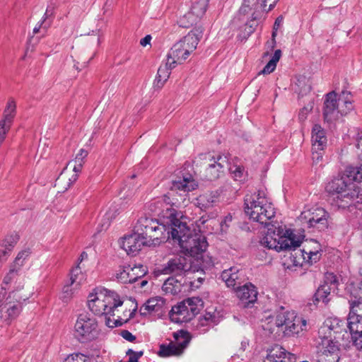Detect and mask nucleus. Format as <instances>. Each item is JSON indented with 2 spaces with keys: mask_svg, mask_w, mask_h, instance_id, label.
<instances>
[{
  "mask_svg": "<svg viewBox=\"0 0 362 362\" xmlns=\"http://www.w3.org/2000/svg\"><path fill=\"white\" fill-rule=\"evenodd\" d=\"M227 165L228 159L226 156H218L216 158H212L204 170L205 179L212 181L219 178Z\"/></svg>",
  "mask_w": 362,
  "mask_h": 362,
  "instance_id": "2eb2a0df",
  "label": "nucleus"
},
{
  "mask_svg": "<svg viewBox=\"0 0 362 362\" xmlns=\"http://www.w3.org/2000/svg\"><path fill=\"white\" fill-rule=\"evenodd\" d=\"M281 57V49H276L274 52V55L272 59L269 61V62L265 65L263 69L259 73L263 74H269L274 71L276 67V64L279 61Z\"/></svg>",
  "mask_w": 362,
  "mask_h": 362,
  "instance_id": "ea45409f",
  "label": "nucleus"
},
{
  "mask_svg": "<svg viewBox=\"0 0 362 362\" xmlns=\"http://www.w3.org/2000/svg\"><path fill=\"white\" fill-rule=\"evenodd\" d=\"M30 255L29 250H22L20 252L16 257L13 262L11 264L10 267L20 273L21 267L23 266L25 260L28 258Z\"/></svg>",
  "mask_w": 362,
  "mask_h": 362,
  "instance_id": "c03bdc74",
  "label": "nucleus"
},
{
  "mask_svg": "<svg viewBox=\"0 0 362 362\" xmlns=\"http://www.w3.org/2000/svg\"><path fill=\"white\" fill-rule=\"evenodd\" d=\"M42 25L43 24H41V23H40V24L37 26H35L34 28H33V34H37L41 28H42V29L45 30V32L47 31V28L49 27L50 24L48 23V24H46L42 27Z\"/></svg>",
  "mask_w": 362,
  "mask_h": 362,
  "instance_id": "0e129e2a",
  "label": "nucleus"
},
{
  "mask_svg": "<svg viewBox=\"0 0 362 362\" xmlns=\"http://www.w3.org/2000/svg\"><path fill=\"white\" fill-rule=\"evenodd\" d=\"M347 327L353 340H354L355 337H358L362 334V317L348 316Z\"/></svg>",
  "mask_w": 362,
  "mask_h": 362,
  "instance_id": "cd10ccee",
  "label": "nucleus"
},
{
  "mask_svg": "<svg viewBox=\"0 0 362 362\" xmlns=\"http://www.w3.org/2000/svg\"><path fill=\"white\" fill-rule=\"evenodd\" d=\"M274 327H284L283 333L285 337H294L305 329L306 320L294 311H280L268 317L263 325V328L270 332L274 331Z\"/></svg>",
  "mask_w": 362,
  "mask_h": 362,
  "instance_id": "423d86ee",
  "label": "nucleus"
},
{
  "mask_svg": "<svg viewBox=\"0 0 362 362\" xmlns=\"http://www.w3.org/2000/svg\"><path fill=\"white\" fill-rule=\"evenodd\" d=\"M181 354L180 349H177L173 342H170L168 345L162 344L159 346L158 355L160 357L165 358L172 356H180Z\"/></svg>",
  "mask_w": 362,
  "mask_h": 362,
  "instance_id": "f704fd0d",
  "label": "nucleus"
},
{
  "mask_svg": "<svg viewBox=\"0 0 362 362\" xmlns=\"http://www.w3.org/2000/svg\"><path fill=\"white\" fill-rule=\"evenodd\" d=\"M170 220L171 238L177 240L185 254L196 257L206 250L208 243L205 236L192 233L187 226V217L173 210L170 214Z\"/></svg>",
  "mask_w": 362,
  "mask_h": 362,
  "instance_id": "f257e3e1",
  "label": "nucleus"
},
{
  "mask_svg": "<svg viewBox=\"0 0 362 362\" xmlns=\"http://www.w3.org/2000/svg\"><path fill=\"white\" fill-rule=\"evenodd\" d=\"M233 217L231 214L226 216L223 221H221L220 226L221 231H226L229 227L230 223L232 222Z\"/></svg>",
  "mask_w": 362,
  "mask_h": 362,
  "instance_id": "052dcab7",
  "label": "nucleus"
},
{
  "mask_svg": "<svg viewBox=\"0 0 362 362\" xmlns=\"http://www.w3.org/2000/svg\"><path fill=\"white\" fill-rule=\"evenodd\" d=\"M83 165L71 160L63 169L55 181V186L61 190L65 191L76 181L78 173H81Z\"/></svg>",
  "mask_w": 362,
  "mask_h": 362,
  "instance_id": "ddd939ff",
  "label": "nucleus"
},
{
  "mask_svg": "<svg viewBox=\"0 0 362 362\" xmlns=\"http://www.w3.org/2000/svg\"><path fill=\"white\" fill-rule=\"evenodd\" d=\"M259 5L258 0H243V5L239 9V16L241 18L242 21L245 20V16L247 14L252 13L255 12V13H258Z\"/></svg>",
  "mask_w": 362,
  "mask_h": 362,
  "instance_id": "7c9ffc66",
  "label": "nucleus"
},
{
  "mask_svg": "<svg viewBox=\"0 0 362 362\" xmlns=\"http://www.w3.org/2000/svg\"><path fill=\"white\" fill-rule=\"evenodd\" d=\"M134 229L147 243L148 246L159 245L171 238L170 216L168 226L160 223L155 218L142 216L138 219Z\"/></svg>",
  "mask_w": 362,
  "mask_h": 362,
  "instance_id": "39448f33",
  "label": "nucleus"
},
{
  "mask_svg": "<svg viewBox=\"0 0 362 362\" xmlns=\"http://www.w3.org/2000/svg\"><path fill=\"white\" fill-rule=\"evenodd\" d=\"M203 318L209 324H218L220 322L219 313L214 309H207L205 314L203 315Z\"/></svg>",
  "mask_w": 362,
  "mask_h": 362,
  "instance_id": "09e8293b",
  "label": "nucleus"
},
{
  "mask_svg": "<svg viewBox=\"0 0 362 362\" xmlns=\"http://www.w3.org/2000/svg\"><path fill=\"white\" fill-rule=\"evenodd\" d=\"M198 186L197 181L190 174L183 175L177 180L173 181L172 188L183 192H191Z\"/></svg>",
  "mask_w": 362,
  "mask_h": 362,
  "instance_id": "4be33fe9",
  "label": "nucleus"
},
{
  "mask_svg": "<svg viewBox=\"0 0 362 362\" xmlns=\"http://www.w3.org/2000/svg\"><path fill=\"white\" fill-rule=\"evenodd\" d=\"M350 92L342 91L338 98V108L341 112V116L347 115L353 110L352 98Z\"/></svg>",
  "mask_w": 362,
  "mask_h": 362,
  "instance_id": "a878e982",
  "label": "nucleus"
},
{
  "mask_svg": "<svg viewBox=\"0 0 362 362\" xmlns=\"http://www.w3.org/2000/svg\"><path fill=\"white\" fill-rule=\"evenodd\" d=\"M16 114V104L14 100L9 99L4 111L1 121L12 125Z\"/></svg>",
  "mask_w": 362,
  "mask_h": 362,
  "instance_id": "72a5a7b5",
  "label": "nucleus"
},
{
  "mask_svg": "<svg viewBox=\"0 0 362 362\" xmlns=\"http://www.w3.org/2000/svg\"><path fill=\"white\" fill-rule=\"evenodd\" d=\"M98 327L95 317L87 313H81L74 325V336L81 343L93 341L98 337Z\"/></svg>",
  "mask_w": 362,
  "mask_h": 362,
  "instance_id": "9d476101",
  "label": "nucleus"
},
{
  "mask_svg": "<svg viewBox=\"0 0 362 362\" xmlns=\"http://www.w3.org/2000/svg\"><path fill=\"white\" fill-rule=\"evenodd\" d=\"M151 40V36L149 35H147L140 40V45L143 47H146L147 45L150 44Z\"/></svg>",
  "mask_w": 362,
  "mask_h": 362,
  "instance_id": "69168bd1",
  "label": "nucleus"
},
{
  "mask_svg": "<svg viewBox=\"0 0 362 362\" xmlns=\"http://www.w3.org/2000/svg\"><path fill=\"white\" fill-rule=\"evenodd\" d=\"M189 269L187 259L180 257L170 259L166 266L163 268L165 274H182Z\"/></svg>",
  "mask_w": 362,
  "mask_h": 362,
  "instance_id": "aec40b11",
  "label": "nucleus"
},
{
  "mask_svg": "<svg viewBox=\"0 0 362 362\" xmlns=\"http://www.w3.org/2000/svg\"><path fill=\"white\" fill-rule=\"evenodd\" d=\"M296 86H298V89L296 90L298 92L299 94L304 95L307 93H309L311 90V87L309 84L306 83V78L305 77L298 78L297 80Z\"/></svg>",
  "mask_w": 362,
  "mask_h": 362,
  "instance_id": "603ef678",
  "label": "nucleus"
},
{
  "mask_svg": "<svg viewBox=\"0 0 362 362\" xmlns=\"http://www.w3.org/2000/svg\"><path fill=\"white\" fill-rule=\"evenodd\" d=\"M122 301L118 295L105 288H97L89 294L88 306L90 310L96 315L105 316V325L110 328L122 326L124 323L121 318L112 320L110 316L115 315V310L122 306Z\"/></svg>",
  "mask_w": 362,
  "mask_h": 362,
  "instance_id": "f03ea898",
  "label": "nucleus"
},
{
  "mask_svg": "<svg viewBox=\"0 0 362 362\" xmlns=\"http://www.w3.org/2000/svg\"><path fill=\"white\" fill-rule=\"evenodd\" d=\"M264 362H294V356L281 346L275 344L268 350Z\"/></svg>",
  "mask_w": 362,
  "mask_h": 362,
  "instance_id": "a211bd4d",
  "label": "nucleus"
},
{
  "mask_svg": "<svg viewBox=\"0 0 362 362\" xmlns=\"http://www.w3.org/2000/svg\"><path fill=\"white\" fill-rule=\"evenodd\" d=\"M338 283V279L333 273L327 272L325 274L322 285H327L328 287L335 290L337 288Z\"/></svg>",
  "mask_w": 362,
  "mask_h": 362,
  "instance_id": "3c124183",
  "label": "nucleus"
},
{
  "mask_svg": "<svg viewBox=\"0 0 362 362\" xmlns=\"http://www.w3.org/2000/svg\"><path fill=\"white\" fill-rule=\"evenodd\" d=\"M203 29L196 27L188 33L182 40L176 42L168 54V64L170 67H175L181 64L195 50L202 37Z\"/></svg>",
  "mask_w": 362,
  "mask_h": 362,
  "instance_id": "0eeeda50",
  "label": "nucleus"
},
{
  "mask_svg": "<svg viewBox=\"0 0 362 362\" xmlns=\"http://www.w3.org/2000/svg\"><path fill=\"white\" fill-rule=\"evenodd\" d=\"M244 206L245 212L250 219L265 226L275 216V209L263 191L259 190L245 197Z\"/></svg>",
  "mask_w": 362,
  "mask_h": 362,
  "instance_id": "20e7f679",
  "label": "nucleus"
},
{
  "mask_svg": "<svg viewBox=\"0 0 362 362\" xmlns=\"http://www.w3.org/2000/svg\"><path fill=\"white\" fill-rule=\"evenodd\" d=\"M329 217V214L327 211L323 208L317 207L303 211L299 218L303 224L307 225L308 228L321 231L328 228Z\"/></svg>",
  "mask_w": 362,
  "mask_h": 362,
  "instance_id": "f8f14e48",
  "label": "nucleus"
},
{
  "mask_svg": "<svg viewBox=\"0 0 362 362\" xmlns=\"http://www.w3.org/2000/svg\"><path fill=\"white\" fill-rule=\"evenodd\" d=\"M79 288H75L74 284L68 281L64 286L62 293L64 299H69Z\"/></svg>",
  "mask_w": 362,
  "mask_h": 362,
  "instance_id": "5fc2aeb1",
  "label": "nucleus"
},
{
  "mask_svg": "<svg viewBox=\"0 0 362 362\" xmlns=\"http://www.w3.org/2000/svg\"><path fill=\"white\" fill-rule=\"evenodd\" d=\"M259 14L253 12L251 16V19L247 21L245 23V31L247 35H251L258 25Z\"/></svg>",
  "mask_w": 362,
  "mask_h": 362,
  "instance_id": "a18cd8bd",
  "label": "nucleus"
},
{
  "mask_svg": "<svg viewBox=\"0 0 362 362\" xmlns=\"http://www.w3.org/2000/svg\"><path fill=\"white\" fill-rule=\"evenodd\" d=\"M68 281L74 284L75 288H80L81 285L86 281V274L81 271L79 264L73 268L69 274Z\"/></svg>",
  "mask_w": 362,
  "mask_h": 362,
  "instance_id": "473e14b6",
  "label": "nucleus"
},
{
  "mask_svg": "<svg viewBox=\"0 0 362 362\" xmlns=\"http://www.w3.org/2000/svg\"><path fill=\"white\" fill-rule=\"evenodd\" d=\"M323 116L325 121L332 122L339 119L341 112L338 108L337 95L334 91L326 95L324 103Z\"/></svg>",
  "mask_w": 362,
  "mask_h": 362,
  "instance_id": "4468645a",
  "label": "nucleus"
},
{
  "mask_svg": "<svg viewBox=\"0 0 362 362\" xmlns=\"http://www.w3.org/2000/svg\"><path fill=\"white\" fill-rule=\"evenodd\" d=\"M346 175L352 182H362V164L358 167L348 166L346 168Z\"/></svg>",
  "mask_w": 362,
  "mask_h": 362,
  "instance_id": "37998d69",
  "label": "nucleus"
},
{
  "mask_svg": "<svg viewBox=\"0 0 362 362\" xmlns=\"http://www.w3.org/2000/svg\"><path fill=\"white\" fill-rule=\"evenodd\" d=\"M349 313L348 316L362 317V300H349Z\"/></svg>",
  "mask_w": 362,
  "mask_h": 362,
  "instance_id": "49530a36",
  "label": "nucleus"
},
{
  "mask_svg": "<svg viewBox=\"0 0 362 362\" xmlns=\"http://www.w3.org/2000/svg\"><path fill=\"white\" fill-rule=\"evenodd\" d=\"M30 298L19 290L13 291L8 298L0 302V322L9 325L21 313L23 305Z\"/></svg>",
  "mask_w": 362,
  "mask_h": 362,
  "instance_id": "1a4fd4ad",
  "label": "nucleus"
},
{
  "mask_svg": "<svg viewBox=\"0 0 362 362\" xmlns=\"http://www.w3.org/2000/svg\"><path fill=\"white\" fill-rule=\"evenodd\" d=\"M129 274V272L127 271V267H125L122 271L117 274V279L122 284H131Z\"/></svg>",
  "mask_w": 362,
  "mask_h": 362,
  "instance_id": "4d7b16f0",
  "label": "nucleus"
},
{
  "mask_svg": "<svg viewBox=\"0 0 362 362\" xmlns=\"http://www.w3.org/2000/svg\"><path fill=\"white\" fill-rule=\"evenodd\" d=\"M332 329L331 326L325 325L318 330L317 362H338L340 358L339 348L337 342L332 339Z\"/></svg>",
  "mask_w": 362,
  "mask_h": 362,
  "instance_id": "6e6552de",
  "label": "nucleus"
},
{
  "mask_svg": "<svg viewBox=\"0 0 362 362\" xmlns=\"http://www.w3.org/2000/svg\"><path fill=\"white\" fill-rule=\"evenodd\" d=\"M349 300H362V281L351 282L346 287Z\"/></svg>",
  "mask_w": 362,
  "mask_h": 362,
  "instance_id": "2f4dec72",
  "label": "nucleus"
},
{
  "mask_svg": "<svg viewBox=\"0 0 362 362\" xmlns=\"http://www.w3.org/2000/svg\"><path fill=\"white\" fill-rule=\"evenodd\" d=\"M64 362H90V358L83 354L76 353L68 356Z\"/></svg>",
  "mask_w": 362,
  "mask_h": 362,
  "instance_id": "864d4df0",
  "label": "nucleus"
},
{
  "mask_svg": "<svg viewBox=\"0 0 362 362\" xmlns=\"http://www.w3.org/2000/svg\"><path fill=\"white\" fill-rule=\"evenodd\" d=\"M127 271L129 272V277L131 284H133L146 274L147 268L142 264L135 265L133 267L127 266Z\"/></svg>",
  "mask_w": 362,
  "mask_h": 362,
  "instance_id": "c9c22d12",
  "label": "nucleus"
},
{
  "mask_svg": "<svg viewBox=\"0 0 362 362\" xmlns=\"http://www.w3.org/2000/svg\"><path fill=\"white\" fill-rule=\"evenodd\" d=\"M276 1L277 0H262V3L261 4L260 6L263 10H266L267 3L270 2L268 11L272 10V8L274 6Z\"/></svg>",
  "mask_w": 362,
  "mask_h": 362,
  "instance_id": "e2e57ef3",
  "label": "nucleus"
},
{
  "mask_svg": "<svg viewBox=\"0 0 362 362\" xmlns=\"http://www.w3.org/2000/svg\"><path fill=\"white\" fill-rule=\"evenodd\" d=\"M298 253L299 255L302 256L303 260L313 264V262H316L320 259V255L318 251H312L310 250H299L295 252V255L298 257Z\"/></svg>",
  "mask_w": 362,
  "mask_h": 362,
  "instance_id": "79ce46f5",
  "label": "nucleus"
},
{
  "mask_svg": "<svg viewBox=\"0 0 362 362\" xmlns=\"http://www.w3.org/2000/svg\"><path fill=\"white\" fill-rule=\"evenodd\" d=\"M313 151H322L327 144V137L323 128L315 124L312 129Z\"/></svg>",
  "mask_w": 362,
  "mask_h": 362,
  "instance_id": "5701e85b",
  "label": "nucleus"
},
{
  "mask_svg": "<svg viewBox=\"0 0 362 362\" xmlns=\"http://www.w3.org/2000/svg\"><path fill=\"white\" fill-rule=\"evenodd\" d=\"M20 274L10 267L9 272L6 274L4 278L3 283L4 284H8L13 282L14 280L17 279L19 276Z\"/></svg>",
  "mask_w": 362,
  "mask_h": 362,
  "instance_id": "6e6d98bb",
  "label": "nucleus"
},
{
  "mask_svg": "<svg viewBox=\"0 0 362 362\" xmlns=\"http://www.w3.org/2000/svg\"><path fill=\"white\" fill-rule=\"evenodd\" d=\"M218 197L216 192H207L197 198V206L202 211H206L218 202Z\"/></svg>",
  "mask_w": 362,
  "mask_h": 362,
  "instance_id": "b1692460",
  "label": "nucleus"
},
{
  "mask_svg": "<svg viewBox=\"0 0 362 362\" xmlns=\"http://www.w3.org/2000/svg\"><path fill=\"white\" fill-rule=\"evenodd\" d=\"M326 191L336 197L333 204L339 209H346L362 200V189L356 185L344 174L334 177L326 186Z\"/></svg>",
  "mask_w": 362,
  "mask_h": 362,
  "instance_id": "7ed1b4c3",
  "label": "nucleus"
},
{
  "mask_svg": "<svg viewBox=\"0 0 362 362\" xmlns=\"http://www.w3.org/2000/svg\"><path fill=\"white\" fill-rule=\"evenodd\" d=\"M235 292L245 308L254 304L257 300L258 293L255 286L251 283H247L243 286H238Z\"/></svg>",
  "mask_w": 362,
  "mask_h": 362,
  "instance_id": "f3484780",
  "label": "nucleus"
},
{
  "mask_svg": "<svg viewBox=\"0 0 362 362\" xmlns=\"http://www.w3.org/2000/svg\"><path fill=\"white\" fill-rule=\"evenodd\" d=\"M181 283L173 277L166 279L162 286L165 293L176 294L180 291Z\"/></svg>",
  "mask_w": 362,
  "mask_h": 362,
  "instance_id": "58836bf2",
  "label": "nucleus"
},
{
  "mask_svg": "<svg viewBox=\"0 0 362 362\" xmlns=\"http://www.w3.org/2000/svg\"><path fill=\"white\" fill-rule=\"evenodd\" d=\"M186 301L191 320H192L199 312L197 303L201 302V299L199 298H191L186 299Z\"/></svg>",
  "mask_w": 362,
  "mask_h": 362,
  "instance_id": "de8ad7c7",
  "label": "nucleus"
},
{
  "mask_svg": "<svg viewBox=\"0 0 362 362\" xmlns=\"http://www.w3.org/2000/svg\"><path fill=\"white\" fill-rule=\"evenodd\" d=\"M15 245L16 240L14 239L9 246L6 245V243L0 244V264L6 261L8 256V253L12 250Z\"/></svg>",
  "mask_w": 362,
  "mask_h": 362,
  "instance_id": "8fccbe9b",
  "label": "nucleus"
},
{
  "mask_svg": "<svg viewBox=\"0 0 362 362\" xmlns=\"http://www.w3.org/2000/svg\"><path fill=\"white\" fill-rule=\"evenodd\" d=\"M221 277L228 287H231L234 290L244 281L243 271L239 270L236 267L225 269L221 273Z\"/></svg>",
  "mask_w": 362,
  "mask_h": 362,
  "instance_id": "6ab92c4d",
  "label": "nucleus"
},
{
  "mask_svg": "<svg viewBox=\"0 0 362 362\" xmlns=\"http://www.w3.org/2000/svg\"><path fill=\"white\" fill-rule=\"evenodd\" d=\"M200 19L194 16L190 11L184 14L180 18L178 23L180 27L189 28L194 25H196Z\"/></svg>",
  "mask_w": 362,
  "mask_h": 362,
  "instance_id": "a19ab883",
  "label": "nucleus"
},
{
  "mask_svg": "<svg viewBox=\"0 0 362 362\" xmlns=\"http://www.w3.org/2000/svg\"><path fill=\"white\" fill-rule=\"evenodd\" d=\"M186 300L173 306L170 310V318L176 322H186L191 320Z\"/></svg>",
  "mask_w": 362,
  "mask_h": 362,
  "instance_id": "412c9836",
  "label": "nucleus"
},
{
  "mask_svg": "<svg viewBox=\"0 0 362 362\" xmlns=\"http://www.w3.org/2000/svg\"><path fill=\"white\" fill-rule=\"evenodd\" d=\"M175 342L173 344L177 349H180V353L182 354L184 349L187 346L190 341V337L188 332L185 330H179L173 333Z\"/></svg>",
  "mask_w": 362,
  "mask_h": 362,
  "instance_id": "c756f323",
  "label": "nucleus"
},
{
  "mask_svg": "<svg viewBox=\"0 0 362 362\" xmlns=\"http://www.w3.org/2000/svg\"><path fill=\"white\" fill-rule=\"evenodd\" d=\"M87 156H88V151L81 148V149H80L78 153L76 154L75 158L74 160H72V161L83 165V164L85 163V161H84L85 158L87 157Z\"/></svg>",
  "mask_w": 362,
  "mask_h": 362,
  "instance_id": "bf43d9fd",
  "label": "nucleus"
},
{
  "mask_svg": "<svg viewBox=\"0 0 362 362\" xmlns=\"http://www.w3.org/2000/svg\"><path fill=\"white\" fill-rule=\"evenodd\" d=\"M334 291V289L327 285H320L314 295V303L322 301L325 304H327L331 300L332 292Z\"/></svg>",
  "mask_w": 362,
  "mask_h": 362,
  "instance_id": "c85d7f7f",
  "label": "nucleus"
},
{
  "mask_svg": "<svg viewBox=\"0 0 362 362\" xmlns=\"http://www.w3.org/2000/svg\"><path fill=\"white\" fill-rule=\"evenodd\" d=\"M11 125L0 120V144L2 143Z\"/></svg>",
  "mask_w": 362,
  "mask_h": 362,
  "instance_id": "13d9d810",
  "label": "nucleus"
},
{
  "mask_svg": "<svg viewBox=\"0 0 362 362\" xmlns=\"http://www.w3.org/2000/svg\"><path fill=\"white\" fill-rule=\"evenodd\" d=\"M209 6V0H197L194 1L189 11L201 19L205 14Z\"/></svg>",
  "mask_w": 362,
  "mask_h": 362,
  "instance_id": "e433bc0d",
  "label": "nucleus"
},
{
  "mask_svg": "<svg viewBox=\"0 0 362 362\" xmlns=\"http://www.w3.org/2000/svg\"><path fill=\"white\" fill-rule=\"evenodd\" d=\"M163 305L164 300L161 297L151 298L140 308V314L147 315L152 312H158L162 309Z\"/></svg>",
  "mask_w": 362,
  "mask_h": 362,
  "instance_id": "393cba45",
  "label": "nucleus"
},
{
  "mask_svg": "<svg viewBox=\"0 0 362 362\" xmlns=\"http://www.w3.org/2000/svg\"><path fill=\"white\" fill-rule=\"evenodd\" d=\"M174 67H170V64H168V62L164 66H160L157 72V75L154 80V87L158 89L161 88L169 78L170 75V70Z\"/></svg>",
  "mask_w": 362,
  "mask_h": 362,
  "instance_id": "bb28decb",
  "label": "nucleus"
},
{
  "mask_svg": "<svg viewBox=\"0 0 362 362\" xmlns=\"http://www.w3.org/2000/svg\"><path fill=\"white\" fill-rule=\"evenodd\" d=\"M229 170L234 180L239 182H243L246 180L247 173L243 166L233 165L230 167Z\"/></svg>",
  "mask_w": 362,
  "mask_h": 362,
  "instance_id": "4c0bfd02",
  "label": "nucleus"
},
{
  "mask_svg": "<svg viewBox=\"0 0 362 362\" xmlns=\"http://www.w3.org/2000/svg\"><path fill=\"white\" fill-rule=\"evenodd\" d=\"M121 247L124 249L127 254L135 255L139 252L144 246H148L147 243L137 234V232L134 231L132 234L124 236L121 241Z\"/></svg>",
  "mask_w": 362,
  "mask_h": 362,
  "instance_id": "dca6fc26",
  "label": "nucleus"
},
{
  "mask_svg": "<svg viewBox=\"0 0 362 362\" xmlns=\"http://www.w3.org/2000/svg\"><path fill=\"white\" fill-rule=\"evenodd\" d=\"M357 148L360 151L359 153V157L361 160H362V136H360L357 140Z\"/></svg>",
  "mask_w": 362,
  "mask_h": 362,
  "instance_id": "774afa93",
  "label": "nucleus"
},
{
  "mask_svg": "<svg viewBox=\"0 0 362 362\" xmlns=\"http://www.w3.org/2000/svg\"><path fill=\"white\" fill-rule=\"evenodd\" d=\"M309 110L307 107H303L299 113V119L300 121H304L307 118V113Z\"/></svg>",
  "mask_w": 362,
  "mask_h": 362,
  "instance_id": "338daca9",
  "label": "nucleus"
},
{
  "mask_svg": "<svg viewBox=\"0 0 362 362\" xmlns=\"http://www.w3.org/2000/svg\"><path fill=\"white\" fill-rule=\"evenodd\" d=\"M262 243L269 249H274L276 251H296L300 247L301 241L296 239V235L291 230H286L284 235L279 236L278 240L274 238L272 235L267 234L262 239Z\"/></svg>",
  "mask_w": 362,
  "mask_h": 362,
  "instance_id": "9b49d317",
  "label": "nucleus"
},
{
  "mask_svg": "<svg viewBox=\"0 0 362 362\" xmlns=\"http://www.w3.org/2000/svg\"><path fill=\"white\" fill-rule=\"evenodd\" d=\"M120 335L127 341L132 342L136 339V337L133 335L128 330H122L120 333Z\"/></svg>",
  "mask_w": 362,
  "mask_h": 362,
  "instance_id": "680f3d73",
  "label": "nucleus"
}]
</instances>
